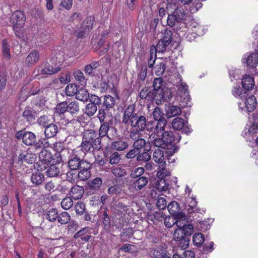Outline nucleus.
<instances>
[{"label":"nucleus","mask_w":258,"mask_h":258,"mask_svg":"<svg viewBox=\"0 0 258 258\" xmlns=\"http://www.w3.org/2000/svg\"><path fill=\"white\" fill-rule=\"evenodd\" d=\"M73 205V201L70 197L64 198L61 202V206L64 210L70 209Z\"/></svg>","instance_id":"nucleus-58"},{"label":"nucleus","mask_w":258,"mask_h":258,"mask_svg":"<svg viewBox=\"0 0 258 258\" xmlns=\"http://www.w3.org/2000/svg\"><path fill=\"white\" fill-rule=\"evenodd\" d=\"M93 144L88 141H85V140H82V143L80 146V148H81V151H82L85 155H86L87 154L93 156V154L92 152L93 151Z\"/></svg>","instance_id":"nucleus-21"},{"label":"nucleus","mask_w":258,"mask_h":258,"mask_svg":"<svg viewBox=\"0 0 258 258\" xmlns=\"http://www.w3.org/2000/svg\"><path fill=\"white\" fill-rule=\"evenodd\" d=\"M169 45V44H166V42L164 41V40H162L160 39L156 47V49H157L158 52H164L167 47Z\"/></svg>","instance_id":"nucleus-63"},{"label":"nucleus","mask_w":258,"mask_h":258,"mask_svg":"<svg viewBox=\"0 0 258 258\" xmlns=\"http://www.w3.org/2000/svg\"><path fill=\"white\" fill-rule=\"evenodd\" d=\"M16 137L20 140L22 139L23 142L26 145H32L35 142L36 136L30 132L19 131L16 133Z\"/></svg>","instance_id":"nucleus-9"},{"label":"nucleus","mask_w":258,"mask_h":258,"mask_svg":"<svg viewBox=\"0 0 258 258\" xmlns=\"http://www.w3.org/2000/svg\"><path fill=\"white\" fill-rule=\"evenodd\" d=\"M122 122L135 128L131 131L130 134V138L135 141L141 138V133L146 130V117L144 115L136 113L135 107L133 105H129L125 110Z\"/></svg>","instance_id":"nucleus-1"},{"label":"nucleus","mask_w":258,"mask_h":258,"mask_svg":"<svg viewBox=\"0 0 258 258\" xmlns=\"http://www.w3.org/2000/svg\"><path fill=\"white\" fill-rule=\"evenodd\" d=\"M163 80L161 78L154 80L153 88L155 96H159L160 99L167 100L171 97V92L168 88L163 87Z\"/></svg>","instance_id":"nucleus-5"},{"label":"nucleus","mask_w":258,"mask_h":258,"mask_svg":"<svg viewBox=\"0 0 258 258\" xmlns=\"http://www.w3.org/2000/svg\"><path fill=\"white\" fill-rule=\"evenodd\" d=\"M40 54L38 51H32L26 58V63L29 66H33L37 63L39 59Z\"/></svg>","instance_id":"nucleus-18"},{"label":"nucleus","mask_w":258,"mask_h":258,"mask_svg":"<svg viewBox=\"0 0 258 258\" xmlns=\"http://www.w3.org/2000/svg\"><path fill=\"white\" fill-rule=\"evenodd\" d=\"M37 123L39 125L45 127L51 124L49 117L47 115L40 116L37 120Z\"/></svg>","instance_id":"nucleus-57"},{"label":"nucleus","mask_w":258,"mask_h":258,"mask_svg":"<svg viewBox=\"0 0 258 258\" xmlns=\"http://www.w3.org/2000/svg\"><path fill=\"white\" fill-rule=\"evenodd\" d=\"M168 183L164 178H159L155 185V188L159 191H165L168 188Z\"/></svg>","instance_id":"nucleus-36"},{"label":"nucleus","mask_w":258,"mask_h":258,"mask_svg":"<svg viewBox=\"0 0 258 258\" xmlns=\"http://www.w3.org/2000/svg\"><path fill=\"white\" fill-rule=\"evenodd\" d=\"M68 104L66 102H62L58 104L54 111V115L56 116H61L66 111H68Z\"/></svg>","instance_id":"nucleus-34"},{"label":"nucleus","mask_w":258,"mask_h":258,"mask_svg":"<svg viewBox=\"0 0 258 258\" xmlns=\"http://www.w3.org/2000/svg\"><path fill=\"white\" fill-rule=\"evenodd\" d=\"M114 88L113 84L108 81H103L100 83V88L101 92L109 91H111Z\"/></svg>","instance_id":"nucleus-49"},{"label":"nucleus","mask_w":258,"mask_h":258,"mask_svg":"<svg viewBox=\"0 0 258 258\" xmlns=\"http://www.w3.org/2000/svg\"><path fill=\"white\" fill-rule=\"evenodd\" d=\"M89 169L80 170L78 174V178L82 181L87 180L91 176Z\"/></svg>","instance_id":"nucleus-59"},{"label":"nucleus","mask_w":258,"mask_h":258,"mask_svg":"<svg viewBox=\"0 0 258 258\" xmlns=\"http://www.w3.org/2000/svg\"><path fill=\"white\" fill-rule=\"evenodd\" d=\"M64 58V52L60 50H55L52 53L51 61L56 64H61Z\"/></svg>","instance_id":"nucleus-24"},{"label":"nucleus","mask_w":258,"mask_h":258,"mask_svg":"<svg viewBox=\"0 0 258 258\" xmlns=\"http://www.w3.org/2000/svg\"><path fill=\"white\" fill-rule=\"evenodd\" d=\"M94 23V19L92 17H88L84 21L83 25L86 28V30H91Z\"/></svg>","instance_id":"nucleus-62"},{"label":"nucleus","mask_w":258,"mask_h":258,"mask_svg":"<svg viewBox=\"0 0 258 258\" xmlns=\"http://www.w3.org/2000/svg\"><path fill=\"white\" fill-rule=\"evenodd\" d=\"M58 222L61 224H66L71 220L70 215L67 212H63L58 216Z\"/></svg>","instance_id":"nucleus-47"},{"label":"nucleus","mask_w":258,"mask_h":258,"mask_svg":"<svg viewBox=\"0 0 258 258\" xmlns=\"http://www.w3.org/2000/svg\"><path fill=\"white\" fill-rule=\"evenodd\" d=\"M164 113L162 111V109L159 107H156L155 108L153 112V115L155 120H160L162 119H165L163 117Z\"/></svg>","instance_id":"nucleus-60"},{"label":"nucleus","mask_w":258,"mask_h":258,"mask_svg":"<svg viewBox=\"0 0 258 258\" xmlns=\"http://www.w3.org/2000/svg\"><path fill=\"white\" fill-rule=\"evenodd\" d=\"M242 62L243 63H245L249 68L256 67L258 63V53L245 54L242 58Z\"/></svg>","instance_id":"nucleus-11"},{"label":"nucleus","mask_w":258,"mask_h":258,"mask_svg":"<svg viewBox=\"0 0 258 258\" xmlns=\"http://www.w3.org/2000/svg\"><path fill=\"white\" fill-rule=\"evenodd\" d=\"M114 111V109H109L106 107H102L99 110L98 117L100 122L110 121L111 118H112L113 113Z\"/></svg>","instance_id":"nucleus-12"},{"label":"nucleus","mask_w":258,"mask_h":258,"mask_svg":"<svg viewBox=\"0 0 258 258\" xmlns=\"http://www.w3.org/2000/svg\"><path fill=\"white\" fill-rule=\"evenodd\" d=\"M58 132L57 126L53 123L48 125L45 128L44 134L47 138H51L54 137Z\"/></svg>","instance_id":"nucleus-23"},{"label":"nucleus","mask_w":258,"mask_h":258,"mask_svg":"<svg viewBox=\"0 0 258 258\" xmlns=\"http://www.w3.org/2000/svg\"><path fill=\"white\" fill-rule=\"evenodd\" d=\"M148 182V179L145 176H141L134 181L131 188L136 191L142 189Z\"/></svg>","instance_id":"nucleus-16"},{"label":"nucleus","mask_w":258,"mask_h":258,"mask_svg":"<svg viewBox=\"0 0 258 258\" xmlns=\"http://www.w3.org/2000/svg\"><path fill=\"white\" fill-rule=\"evenodd\" d=\"M36 113L35 111L30 108H26L23 112L22 116L24 118L29 122H32L34 121Z\"/></svg>","instance_id":"nucleus-22"},{"label":"nucleus","mask_w":258,"mask_h":258,"mask_svg":"<svg viewBox=\"0 0 258 258\" xmlns=\"http://www.w3.org/2000/svg\"><path fill=\"white\" fill-rule=\"evenodd\" d=\"M112 174L116 177H121L126 174L125 170L121 167H116L113 168L111 170Z\"/></svg>","instance_id":"nucleus-55"},{"label":"nucleus","mask_w":258,"mask_h":258,"mask_svg":"<svg viewBox=\"0 0 258 258\" xmlns=\"http://www.w3.org/2000/svg\"><path fill=\"white\" fill-rule=\"evenodd\" d=\"M82 140L90 142L94 144L95 148L100 149L102 147L101 141L97 137V132L94 130H85L82 133Z\"/></svg>","instance_id":"nucleus-6"},{"label":"nucleus","mask_w":258,"mask_h":258,"mask_svg":"<svg viewBox=\"0 0 258 258\" xmlns=\"http://www.w3.org/2000/svg\"><path fill=\"white\" fill-rule=\"evenodd\" d=\"M80 159L76 155L71 158L68 162L69 166L71 169L75 170L79 168Z\"/></svg>","instance_id":"nucleus-44"},{"label":"nucleus","mask_w":258,"mask_h":258,"mask_svg":"<svg viewBox=\"0 0 258 258\" xmlns=\"http://www.w3.org/2000/svg\"><path fill=\"white\" fill-rule=\"evenodd\" d=\"M175 81L176 86L178 91L184 94H186L187 92L188 86L185 83L182 81L181 76L179 74L177 75Z\"/></svg>","instance_id":"nucleus-25"},{"label":"nucleus","mask_w":258,"mask_h":258,"mask_svg":"<svg viewBox=\"0 0 258 258\" xmlns=\"http://www.w3.org/2000/svg\"><path fill=\"white\" fill-rule=\"evenodd\" d=\"M251 125L248 128L247 133L251 136H254L258 131V119L252 115Z\"/></svg>","instance_id":"nucleus-37"},{"label":"nucleus","mask_w":258,"mask_h":258,"mask_svg":"<svg viewBox=\"0 0 258 258\" xmlns=\"http://www.w3.org/2000/svg\"><path fill=\"white\" fill-rule=\"evenodd\" d=\"M239 108L242 110L246 109L248 112H251L255 108L256 105V98L253 95L248 96L243 98L238 103Z\"/></svg>","instance_id":"nucleus-7"},{"label":"nucleus","mask_w":258,"mask_h":258,"mask_svg":"<svg viewBox=\"0 0 258 258\" xmlns=\"http://www.w3.org/2000/svg\"><path fill=\"white\" fill-rule=\"evenodd\" d=\"M101 123V124L99 127L98 132V138H100V141H101V139L105 137H107L110 140H111V139L108 136V132L109 129V120H108V122L104 121Z\"/></svg>","instance_id":"nucleus-19"},{"label":"nucleus","mask_w":258,"mask_h":258,"mask_svg":"<svg viewBox=\"0 0 258 258\" xmlns=\"http://www.w3.org/2000/svg\"><path fill=\"white\" fill-rule=\"evenodd\" d=\"M89 187L95 191L98 190L102 184V179L100 177H95L90 180L88 182Z\"/></svg>","instance_id":"nucleus-26"},{"label":"nucleus","mask_w":258,"mask_h":258,"mask_svg":"<svg viewBox=\"0 0 258 258\" xmlns=\"http://www.w3.org/2000/svg\"><path fill=\"white\" fill-rule=\"evenodd\" d=\"M156 121L157 122L156 124L153 122H148L147 121L146 130L158 135L164 131L167 120L166 119H162Z\"/></svg>","instance_id":"nucleus-8"},{"label":"nucleus","mask_w":258,"mask_h":258,"mask_svg":"<svg viewBox=\"0 0 258 258\" xmlns=\"http://www.w3.org/2000/svg\"><path fill=\"white\" fill-rule=\"evenodd\" d=\"M155 133L149 135L148 142L151 146L163 149H172L174 148L176 142H178L180 137L177 134L172 132H164L162 134V137Z\"/></svg>","instance_id":"nucleus-2"},{"label":"nucleus","mask_w":258,"mask_h":258,"mask_svg":"<svg viewBox=\"0 0 258 258\" xmlns=\"http://www.w3.org/2000/svg\"><path fill=\"white\" fill-rule=\"evenodd\" d=\"M153 158L154 161L158 163L164 162V155L163 151L160 148L155 150L153 154Z\"/></svg>","instance_id":"nucleus-39"},{"label":"nucleus","mask_w":258,"mask_h":258,"mask_svg":"<svg viewBox=\"0 0 258 258\" xmlns=\"http://www.w3.org/2000/svg\"><path fill=\"white\" fill-rule=\"evenodd\" d=\"M31 180L33 184L38 185L41 184L44 181V176L42 173L36 172L32 174Z\"/></svg>","instance_id":"nucleus-30"},{"label":"nucleus","mask_w":258,"mask_h":258,"mask_svg":"<svg viewBox=\"0 0 258 258\" xmlns=\"http://www.w3.org/2000/svg\"><path fill=\"white\" fill-rule=\"evenodd\" d=\"M3 54L7 58L10 59L11 54L10 52V46L6 39L3 40L2 43Z\"/></svg>","instance_id":"nucleus-56"},{"label":"nucleus","mask_w":258,"mask_h":258,"mask_svg":"<svg viewBox=\"0 0 258 258\" xmlns=\"http://www.w3.org/2000/svg\"><path fill=\"white\" fill-rule=\"evenodd\" d=\"M128 147L127 141L123 138L112 142L110 146V149L117 151H123L127 149Z\"/></svg>","instance_id":"nucleus-14"},{"label":"nucleus","mask_w":258,"mask_h":258,"mask_svg":"<svg viewBox=\"0 0 258 258\" xmlns=\"http://www.w3.org/2000/svg\"><path fill=\"white\" fill-rule=\"evenodd\" d=\"M172 14L180 22L186 19V13L181 6H177Z\"/></svg>","instance_id":"nucleus-33"},{"label":"nucleus","mask_w":258,"mask_h":258,"mask_svg":"<svg viewBox=\"0 0 258 258\" xmlns=\"http://www.w3.org/2000/svg\"><path fill=\"white\" fill-rule=\"evenodd\" d=\"M164 40L166 44H170L172 40V33L170 30L165 29L162 33V38L161 39Z\"/></svg>","instance_id":"nucleus-53"},{"label":"nucleus","mask_w":258,"mask_h":258,"mask_svg":"<svg viewBox=\"0 0 258 258\" xmlns=\"http://www.w3.org/2000/svg\"><path fill=\"white\" fill-rule=\"evenodd\" d=\"M89 95L88 91L85 89H81L77 90L76 94L77 99L82 101H86L89 99Z\"/></svg>","instance_id":"nucleus-38"},{"label":"nucleus","mask_w":258,"mask_h":258,"mask_svg":"<svg viewBox=\"0 0 258 258\" xmlns=\"http://www.w3.org/2000/svg\"><path fill=\"white\" fill-rule=\"evenodd\" d=\"M233 95L236 98H239L241 100L247 96V90H244L239 86H235L232 90Z\"/></svg>","instance_id":"nucleus-27"},{"label":"nucleus","mask_w":258,"mask_h":258,"mask_svg":"<svg viewBox=\"0 0 258 258\" xmlns=\"http://www.w3.org/2000/svg\"><path fill=\"white\" fill-rule=\"evenodd\" d=\"M243 88L248 91L252 89L254 86V78L252 75H245L242 81Z\"/></svg>","instance_id":"nucleus-17"},{"label":"nucleus","mask_w":258,"mask_h":258,"mask_svg":"<svg viewBox=\"0 0 258 258\" xmlns=\"http://www.w3.org/2000/svg\"><path fill=\"white\" fill-rule=\"evenodd\" d=\"M137 160L141 162H147L151 159V155L147 152L144 151L138 154Z\"/></svg>","instance_id":"nucleus-52"},{"label":"nucleus","mask_w":258,"mask_h":258,"mask_svg":"<svg viewBox=\"0 0 258 258\" xmlns=\"http://www.w3.org/2000/svg\"><path fill=\"white\" fill-rule=\"evenodd\" d=\"M159 171L157 172V176L159 178H164L166 176H169L170 172L166 168L165 162L159 163Z\"/></svg>","instance_id":"nucleus-28"},{"label":"nucleus","mask_w":258,"mask_h":258,"mask_svg":"<svg viewBox=\"0 0 258 258\" xmlns=\"http://www.w3.org/2000/svg\"><path fill=\"white\" fill-rule=\"evenodd\" d=\"M146 142L143 138H140L135 141L133 146L134 148L139 151L140 149L143 148L146 145Z\"/></svg>","instance_id":"nucleus-64"},{"label":"nucleus","mask_w":258,"mask_h":258,"mask_svg":"<svg viewBox=\"0 0 258 258\" xmlns=\"http://www.w3.org/2000/svg\"><path fill=\"white\" fill-rule=\"evenodd\" d=\"M36 155L31 151L27 150L20 154L18 156V161L22 163L26 162L28 164L33 163L36 159Z\"/></svg>","instance_id":"nucleus-13"},{"label":"nucleus","mask_w":258,"mask_h":258,"mask_svg":"<svg viewBox=\"0 0 258 258\" xmlns=\"http://www.w3.org/2000/svg\"><path fill=\"white\" fill-rule=\"evenodd\" d=\"M68 111L72 115L77 114L80 111L79 103L77 101H74L68 104Z\"/></svg>","instance_id":"nucleus-42"},{"label":"nucleus","mask_w":258,"mask_h":258,"mask_svg":"<svg viewBox=\"0 0 258 258\" xmlns=\"http://www.w3.org/2000/svg\"><path fill=\"white\" fill-rule=\"evenodd\" d=\"M181 113L180 108L176 105L169 106L166 109V113L169 117L180 115Z\"/></svg>","instance_id":"nucleus-31"},{"label":"nucleus","mask_w":258,"mask_h":258,"mask_svg":"<svg viewBox=\"0 0 258 258\" xmlns=\"http://www.w3.org/2000/svg\"><path fill=\"white\" fill-rule=\"evenodd\" d=\"M165 249L162 245H159L154 249L153 254L156 258H163L166 254Z\"/></svg>","instance_id":"nucleus-46"},{"label":"nucleus","mask_w":258,"mask_h":258,"mask_svg":"<svg viewBox=\"0 0 258 258\" xmlns=\"http://www.w3.org/2000/svg\"><path fill=\"white\" fill-rule=\"evenodd\" d=\"M84 192L83 187L79 185L74 186L70 190V195L75 200L81 199Z\"/></svg>","instance_id":"nucleus-20"},{"label":"nucleus","mask_w":258,"mask_h":258,"mask_svg":"<svg viewBox=\"0 0 258 258\" xmlns=\"http://www.w3.org/2000/svg\"><path fill=\"white\" fill-rule=\"evenodd\" d=\"M115 98L109 95H105L104 98V101L102 104V107H106L109 109H114V106L115 104Z\"/></svg>","instance_id":"nucleus-29"},{"label":"nucleus","mask_w":258,"mask_h":258,"mask_svg":"<svg viewBox=\"0 0 258 258\" xmlns=\"http://www.w3.org/2000/svg\"><path fill=\"white\" fill-rule=\"evenodd\" d=\"M186 219L185 215L184 213H180L177 216V220H176V225L178 228L175 230L173 234V239L179 242V246L182 249H185L189 244V241L185 236V234L181 229V223L182 220L184 221Z\"/></svg>","instance_id":"nucleus-4"},{"label":"nucleus","mask_w":258,"mask_h":258,"mask_svg":"<svg viewBox=\"0 0 258 258\" xmlns=\"http://www.w3.org/2000/svg\"><path fill=\"white\" fill-rule=\"evenodd\" d=\"M78 90L77 85L74 84L68 85L66 88V93L67 96H73L76 95Z\"/></svg>","instance_id":"nucleus-51"},{"label":"nucleus","mask_w":258,"mask_h":258,"mask_svg":"<svg viewBox=\"0 0 258 258\" xmlns=\"http://www.w3.org/2000/svg\"><path fill=\"white\" fill-rule=\"evenodd\" d=\"M168 211L172 215H175L180 210V207L178 203L176 201L171 202L167 207Z\"/></svg>","instance_id":"nucleus-48"},{"label":"nucleus","mask_w":258,"mask_h":258,"mask_svg":"<svg viewBox=\"0 0 258 258\" xmlns=\"http://www.w3.org/2000/svg\"><path fill=\"white\" fill-rule=\"evenodd\" d=\"M55 161L52 162V165L49 166L46 171V174L49 177H55L57 176L60 170L59 168L54 164Z\"/></svg>","instance_id":"nucleus-32"},{"label":"nucleus","mask_w":258,"mask_h":258,"mask_svg":"<svg viewBox=\"0 0 258 258\" xmlns=\"http://www.w3.org/2000/svg\"><path fill=\"white\" fill-rule=\"evenodd\" d=\"M99 66L100 61H93L85 67V72L86 74L93 76L94 75V71Z\"/></svg>","instance_id":"nucleus-35"},{"label":"nucleus","mask_w":258,"mask_h":258,"mask_svg":"<svg viewBox=\"0 0 258 258\" xmlns=\"http://www.w3.org/2000/svg\"><path fill=\"white\" fill-rule=\"evenodd\" d=\"M39 163L44 164L47 165L48 164L52 163L53 162L54 159L52 156L51 153L46 149L42 150L39 155Z\"/></svg>","instance_id":"nucleus-15"},{"label":"nucleus","mask_w":258,"mask_h":258,"mask_svg":"<svg viewBox=\"0 0 258 258\" xmlns=\"http://www.w3.org/2000/svg\"><path fill=\"white\" fill-rule=\"evenodd\" d=\"M128 208V205L120 201L113 205L111 208V210L115 216L120 218L127 213Z\"/></svg>","instance_id":"nucleus-10"},{"label":"nucleus","mask_w":258,"mask_h":258,"mask_svg":"<svg viewBox=\"0 0 258 258\" xmlns=\"http://www.w3.org/2000/svg\"><path fill=\"white\" fill-rule=\"evenodd\" d=\"M25 21V16L21 11H16L11 17L10 23L12 25L15 35L19 38L23 36Z\"/></svg>","instance_id":"nucleus-3"},{"label":"nucleus","mask_w":258,"mask_h":258,"mask_svg":"<svg viewBox=\"0 0 258 258\" xmlns=\"http://www.w3.org/2000/svg\"><path fill=\"white\" fill-rule=\"evenodd\" d=\"M121 160L120 155L117 152L111 153L109 157V163L111 165L117 164Z\"/></svg>","instance_id":"nucleus-54"},{"label":"nucleus","mask_w":258,"mask_h":258,"mask_svg":"<svg viewBox=\"0 0 258 258\" xmlns=\"http://www.w3.org/2000/svg\"><path fill=\"white\" fill-rule=\"evenodd\" d=\"M58 216L57 210L55 208H52L47 211L45 215V218L49 221L53 222L57 219Z\"/></svg>","instance_id":"nucleus-40"},{"label":"nucleus","mask_w":258,"mask_h":258,"mask_svg":"<svg viewBox=\"0 0 258 258\" xmlns=\"http://www.w3.org/2000/svg\"><path fill=\"white\" fill-rule=\"evenodd\" d=\"M172 125L174 130L179 131L183 128L185 122L183 118L176 117L172 120Z\"/></svg>","instance_id":"nucleus-43"},{"label":"nucleus","mask_w":258,"mask_h":258,"mask_svg":"<svg viewBox=\"0 0 258 258\" xmlns=\"http://www.w3.org/2000/svg\"><path fill=\"white\" fill-rule=\"evenodd\" d=\"M97 110V107L92 103H88L86 107L85 113L89 116H92Z\"/></svg>","instance_id":"nucleus-50"},{"label":"nucleus","mask_w":258,"mask_h":258,"mask_svg":"<svg viewBox=\"0 0 258 258\" xmlns=\"http://www.w3.org/2000/svg\"><path fill=\"white\" fill-rule=\"evenodd\" d=\"M60 70L59 66L53 67L50 64H46L45 67L42 69L41 72L43 74L45 75H52L54 73H57Z\"/></svg>","instance_id":"nucleus-41"},{"label":"nucleus","mask_w":258,"mask_h":258,"mask_svg":"<svg viewBox=\"0 0 258 258\" xmlns=\"http://www.w3.org/2000/svg\"><path fill=\"white\" fill-rule=\"evenodd\" d=\"M75 209L77 214L83 215L85 211L86 208L85 204L82 202H78L75 205Z\"/></svg>","instance_id":"nucleus-61"},{"label":"nucleus","mask_w":258,"mask_h":258,"mask_svg":"<svg viewBox=\"0 0 258 258\" xmlns=\"http://www.w3.org/2000/svg\"><path fill=\"white\" fill-rule=\"evenodd\" d=\"M205 240L204 235L201 233H195L192 237V241L194 245L200 246L202 245Z\"/></svg>","instance_id":"nucleus-45"}]
</instances>
